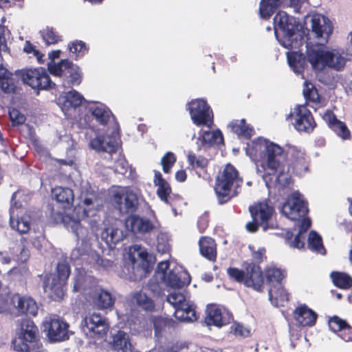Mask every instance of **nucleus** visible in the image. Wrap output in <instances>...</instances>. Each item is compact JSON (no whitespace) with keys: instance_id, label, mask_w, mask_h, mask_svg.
I'll return each mask as SVG.
<instances>
[{"instance_id":"obj_1","label":"nucleus","mask_w":352,"mask_h":352,"mask_svg":"<svg viewBox=\"0 0 352 352\" xmlns=\"http://www.w3.org/2000/svg\"><path fill=\"white\" fill-rule=\"evenodd\" d=\"M256 146H258L264 153L263 162L260 166L256 165V170L266 184L268 183V177L273 175L276 182L286 186L290 184L289 173L291 168L298 175H302L307 170L308 165L304 153L296 148L288 150L287 155L290 156V163L287 164L283 149L278 144L263 140Z\"/></svg>"},{"instance_id":"obj_2","label":"nucleus","mask_w":352,"mask_h":352,"mask_svg":"<svg viewBox=\"0 0 352 352\" xmlns=\"http://www.w3.org/2000/svg\"><path fill=\"white\" fill-rule=\"evenodd\" d=\"M343 50L325 49L320 45L307 46V60L316 71H322L326 68L341 71L349 59Z\"/></svg>"},{"instance_id":"obj_3","label":"nucleus","mask_w":352,"mask_h":352,"mask_svg":"<svg viewBox=\"0 0 352 352\" xmlns=\"http://www.w3.org/2000/svg\"><path fill=\"white\" fill-rule=\"evenodd\" d=\"M153 256L140 245L135 244L129 248L128 258L122 269L124 277L137 281L145 278L153 269Z\"/></svg>"},{"instance_id":"obj_4","label":"nucleus","mask_w":352,"mask_h":352,"mask_svg":"<svg viewBox=\"0 0 352 352\" xmlns=\"http://www.w3.org/2000/svg\"><path fill=\"white\" fill-rule=\"evenodd\" d=\"M299 25L295 18L283 11L278 12L274 18V27L280 44L287 49L299 48L303 40Z\"/></svg>"},{"instance_id":"obj_5","label":"nucleus","mask_w":352,"mask_h":352,"mask_svg":"<svg viewBox=\"0 0 352 352\" xmlns=\"http://www.w3.org/2000/svg\"><path fill=\"white\" fill-rule=\"evenodd\" d=\"M243 180L239 177L238 171L231 164H227L216 181L214 190L219 204L228 201L239 193Z\"/></svg>"},{"instance_id":"obj_6","label":"nucleus","mask_w":352,"mask_h":352,"mask_svg":"<svg viewBox=\"0 0 352 352\" xmlns=\"http://www.w3.org/2000/svg\"><path fill=\"white\" fill-rule=\"evenodd\" d=\"M70 274V268L65 261L59 262L56 272L46 275L43 281V289L54 300H60L65 294V285Z\"/></svg>"},{"instance_id":"obj_7","label":"nucleus","mask_w":352,"mask_h":352,"mask_svg":"<svg viewBox=\"0 0 352 352\" xmlns=\"http://www.w3.org/2000/svg\"><path fill=\"white\" fill-rule=\"evenodd\" d=\"M47 68L52 75L59 78L64 87L78 85L81 82L82 74L79 67L68 59H63L57 63L54 60H50Z\"/></svg>"},{"instance_id":"obj_8","label":"nucleus","mask_w":352,"mask_h":352,"mask_svg":"<svg viewBox=\"0 0 352 352\" xmlns=\"http://www.w3.org/2000/svg\"><path fill=\"white\" fill-rule=\"evenodd\" d=\"M167 301L175 308L174 316L178 320L192 322L197 320L195 305L184 293L173 292L167 296Z\"/></svg>"},{"instance_id":"obj_9","label":"nucleus","mask_w":352,"mask_h":352,"mask_svg":"<svg viewBox=\"0 0 352 352\" xmlns=\"http://www.w3.org/2000/svg\"><path fill=\"white\" fill-rule=\"evenodd\" d=\"M113 201L122 215L131 217V220H145L134 215L138 208L139 196L133 190L125 188L117 192L113 195Z\"/></svg>"},{"instance_id":"obj_10","label":"nucleus","mask_w":352,"mask_h":352,"mask_svg":"<svg viewBox=\"0 0 352 352\" xmlns=\"http://www.w3.org/2000/svg\"><path fill=\"white\" fill-rule=\"evenodd\" d=\"M38 331L34 323L24 320L21 325L17 339L12 342L14 349L17 351L30 352L37 345Z\"/></svg>"},{"instance_id":"obj_11","label":"nucleus","mask_w":352,"mask_h":352,"mask_svg":"<svg viewBox=\"0 0 352 352\" xmlns=\"http://www.w3.org/2000/svg\"><path fill=\"white\" fill-rule=\"evenodd\" d=\"M309 210L307 204L298 192H294L285 203L280 212L289 220H310L306 217Z\"/></svg>"},{"instance_id":"obj_12","label":"nucleus","mask_w":352,"mask_h":352,"mask_svg":"<svg viewBox=\"0 0 352 352\" xmlns=\"http://www.w3.org/2000/svg\"><path fill=\"white\" fill-rule=\"evenodd\" d=\"M191 119L197 126L210 127L213 123V113L206 101L202 99L192 100L188 104Z\"/></svg>"},{"instance_id":"obj_13","label":"nucleus","mask_w":352,"mask_h":352,"mask_svg":"<svg viewBox=\"0 0 352 352\" xmlns=\"http://www.w3.org/2000/svg\"><path fill=\"white\" fill-rule=\"evenodd\" d=\"M84 333L93 338H102L107 332L109 324L106 318L97 313L87 315L82 323Z\"/></svg>"},{"instance_id":"obj_14","label":"nucleus","mask_w":352,"mask_h":352,"mask_svg":"<svg viewBox=\"0 0 352 352\" xmlns=\"http://www.w3.org/2000/svg\"><path fill=\"white\" fill-rule=\"evenodd\" d=\"M19 74L23 82L33 89H47L56 85L42 67L21 71Z\"/></svg>"},{"instance_id":"obj_15","label":"nucleus","mask_w":352,"mask_h":352,"mask_svg":"<svg viewBox=\"0 0 352 352\" xmlns=\"http://www.w3.org/2000/svg\"><path fill=\"white\" fill-rule=\"evenodd\" d=\"M44 328L47 331L49 339L53 342L66 340L71 333L68 329L69 324L56 316L46 318Z\"/></svg>"},{"instance_id":"obj_16","label":"nucleus","mask_w":352,"mask_h":352,"mask_svg":"<svg viewBox=\"0 0 352 352\" xmlns=\"http://www.w3.org/2000/svg\"><path fill=\"white\" fill-rule=\"evenodd\" d=\"M290 118L294 119V127L300 132L310 133L315 126L314 118L307 108L304 105H298L287 117V120Z\"/></svg>"},{"instance_id":"obj_17","label":"nucleus","mask_w":352,"mask_h":352,"mask_svg":"<svg viewBox=\"0 0 352 352\" xmlns=\"http://www.w3.org/2000/svg\"><path fill=\"white\" fill-rule=\"evenodd\" d=\"M74 278L73 291L91 297L96 289V282L94 276L85 272L84 268H76Z\"/></svg>"},{"instance_id":"obj_18","label":"nucleus","mask_w":352,"mask_h":352,"mask_svg":"<svg viewBox=\"0 0 352 352\" xmlns=\"http://www.w3.org/2000/svg\"><path fill=\"white\" fill-rule=\"evenodd\" d=\"M311 30L315 36L320 41L318 45L322 46L327 42L333 31L330 20L324 15L316 14L311 17Z\"/></svg>"},{"instance_id":"obj_19","label":"nucleus","mask_w":352,"mask_h":352,"mask_svg":"<svg viewBox=\"0 0 352 352\" xmlns=\"http://www.w3.org/2000/svg\"><path fill=\"white\" fill-rule=\"evenodd\" d=\"M248 210L252 220H272L276 218V212L271 201L264 199L250 205Z\"/></svg>"},{"instance_id":"obj_20","label":"nucleus","mask_w":352,"mask_h":352,"mask_svg":"<svg viewBox=\"0 0 352 352\" xmlns=\"http://www.w3.org/2000/svg\"><path fill=\"white\" fill-rule=\"evenodd\" d=\"M206 314L205 322L208 326L214 325L220 327L229 324L232 320L230 312L214 305L207 307Z\"/></svg>"},{"instance_id":"obj_21","label":"nucleus","mask_w":352,"mask_h":352,"mask_svg":"<svg viewBox=\"0 0 352 352\" xmlns=\"http://www.w3.org/2000/svg\"><path fill=\"white\" fill-rule=\"evenodd\" d=\"M190 276L182 267L170 270L166 276H164V283L167 287L179 289L190 283Z\"/></svg>"},{"instance_id":"obj_22","label":"nucleus","mask_w":352,"mask_h":352,"mask_svg":"<svg viewBox=\"0 0 352 352\" xmlns=\"http://www.w3.org/2000/svg\"><path fill=\"white\" fill-rule=\"evenodd\" d=\"M90 144L91 148L98 151L113 153L118 146V132L113 131L111 135L98 136Z\"/></svg>"},{"instance_id":"obj_23","label":"nucleus","mask_w":352,"mask_h":352,"mask_svg":"<svg viewBox=\"0 0 352 352\" xmlns=\"http://www.w3.org/2000/svg\"><path fill=\"white\" fill-rule=\"evenodd\" d=\"M11 302L22 314L32 316L37 314L38 306L35 300L30 297L14 294L11 296Z\"/></svg>"},{"instance_id":"obj_24","label":"nucleus","mask_w":352,"mask_h":352,"mask_svg":"<svg viewBox=\"0 0 352 352\" xmlns=\"http://www.w3.org/2000/svg\"><path fill=\"white\" fill-rule=\"evenodd\" d=\"M263 285V278L261 267L254 263L248 264L246 267L245 285L260 291Z\"/></svg>"},{"instance_id":"obj_25","label":"nucleus","mask_w":352,"mask_h":352,"mask_svg":"<svg viewBox=\"0 0 352 352\" xmlns=\"http://www.w3.org/2000/svg\"><path fill=\"white\" fill-rule=\"evenodd\" d=\"M329 329L338 333V336L345 342L352 341V327L345 320L334 316L329 320Z\"/></svg>"},{"instance_id":"obj_26","label":"nucleus","mask_w":352,"mask_h":352,"mask_svg":"<svg viewBox=\"0 0 352 352\" xmlns=\"http://www.w3.org/2000/svg\"><path fill=\"white\" fill-rule=\"evenodd\" d=\"M79 249H74L71 254V258L74 260H90L89 262L97 266H101L104 269H111L113 262L109 259H104L96 252H91L89 254H80Z\"/></svg>"},{"instance_id":"obj_27","label":"nucleus","mask_w":352,"mask_h":352,"mask_svg":"<svg viewBox=\"0 0 352 352\" xmlns=\"http://www.w3.org/2000/svg\"><path fill=\"white\" fill-rule=\"evenodd\" d=\"M126 228V232H131L137 236L151 233L155 226L152 221H120Z\"/></svg>"},{"instance_id":"obj_28","label":"nucleus","mask_w":352,"mask_h":352,"mask_svg":"<svg viewBox=\"0 0 352 352\" xmlns=\"http://www.w3.org/2000/svg\"><path fill=\"white\" fill-rule=\"evenodd\" d=\"M90 298H93L96 305L101 309H108L113 306L115 303V298L111 294L102 288L96 287Z\"/></svg>"},{"instance_id":"obj_29","label":"nucleus","mask_w":352,"mask_h":352,"mask_svg":"<svg viewBox=\"0 0 352 352\" xmlns=\"http://www.w3.org/2000/svg\"><path fill=\"white\" fill-rule=\"evenodd\" d=\"M83 101H85L84 97L76 90H71L58 99V103L62 106L63 111L69 110V108H76Z\"/></svg>"},{"instance_id":"obj_30","label":"nucleus","mask_w":352,"mask_h":352,"mask_svg":"<svg viewBox=\"0 0 352 352\" xmlns=\"http://www.w3.org/2000/svg\"><path fill=\"white\" fill-rule=\"evenodd\" d=\"M130 302L146 311H153L155 305L151 298L142 291L132 292L130 295Z\"/></svg>"},{"instance_id":"obj_31","label":"nucleus","mask_w":352,"mask_h":352,"mask_svg":"<svg viewBox=\"0 0 352 352\" xmlns=\"http://www.w3.org/2000/svg\"><path fill=\"white\" fill-rule=\"evenodd\" d=\"M88 109L96 121L102 125H106L113 117L109 109L102 103L94 102Z\"/></svg>"},{"instance_id":"obj_32","label":"nucleus","mask_w":352,"mask_h":352,"mask_svg":"<svg viewBox=\"0 0 352 352\" xmlns=\"http://www.w3.org/2000/svg\"><path fill=\"white\" fill-rule=\"evenodd\" d=\"M126 235H127V233L124 232L122 229L111 226L105 228L102 230L101 238L111 248L113 245H115L117 243L122 241Z\"/></svg>"},{"instance_id":"obj_33","label":"nucleus","mask_w":352,"mask_h":352,"mask_svg":"<svg viewBox=\"0 0 352 352\" xmlns=\"http://www.w3.org/2000/svg\"><path fill=\"white\" fill-rule=\"evenodd\" d=\"M274 234L283 236L286 244L292 248L300 250L305 247V236L298 233L296 228H293L292 230H286L285 232H274Z\"/></svg>"},{"instance_id":"obj_34","label":"nucleus","mask_w":352,"mask_h":352,"mask_svg":"<svg viewBox=\"0 0 352 352\" xmlns=\"http://www.w3.org/2000/svg\"><path fill=\"white\" fill-rule=\"evenodd\" d=\"M201 254L210 261H215L217 257L216 243L214 241L208 236H202L199 241Z\"/></svg>"},{"instance_id":"obj_35","label":"nucleus","mask_w":352,"mask_h":352,"mask_svg":"<svg viewBox=\"0 0 352 352\" xmlns=\"http://www.w3.org/2000/svg\"><path fill=\"white\" fill-rule=\"evenodd\" d=\"M269 299L274 306H285L289 300V294L282 287V285H274L269 289Z\"/></svg>"},{"instance_id":"obj_36","label":"nucleus","mask_w":352,"mask_h":352,"mask_svg":"<svg viewBox=\"0 0 352 352\" xmlns=\"http://www.w3.org/2000/svg\"><path fill=\"white\" fill-rule=\"evenodd\" d=\"M113 347L117 352H132L133 346L129 336L122 331H118L113 336Z\"/></svg>"},{"instance_id":"obj_37","label":"nucleus","mask_w":352,"mask_h":352,"mask_svg":"<svg viewBox=\"0 0 352 352\" xmlns=\"http://www.w3.org/2000/svg\"><path fill=\"white\" fill-rule=\"evenodd\" d=\"M317 314L307 307H300L296 310V320L302 326H312L315 324Z\"/></svg>"},{"instance_id":"obj_38","label":"nucleus","mask_w":352,"mask_h":352,"mask_svg":"<svg viewBox=\"0 0 352 352\" xmlns=\"http://www.w3.org/2000/svg\"><path fill=\"white\" fill-rule=\"evenodd\" d=\"M201 138H198L201 141V144L197 143V151H200L201 146L205 144L210 146L213 144H219L223 142V138L219 130L217 131H206L201 135Z\"/></svg>"},{"instance_id":"obj_39","label":"nucleus","mask_w":352,"mask_h":352,"mask_svg":"<svg viewBox=\"0 0 352 352\" xmlns=\"http://www.w3.org/2000/svg\"><path fill=\"white\" fill-rule=\"evenodd\" d=\"M287 61L293 72L300 74L304 72L306 64L305 57L298 52H287Z\"/></svg>"},{"instance_id":"obj_40","label":"nucleus","mask_w":352,"mask_h":352,"mask_svg":"<svg viewBox=\"0 0 352 352\" xmlns=\"http://www.w3.org/2000/svg\"><path fill=\"white\" fill-rule=\"evenodd\" d=\"M228 126L239 137L245 139L250 138L254 133V129L246 124L245 119L233 121L229 124Z\"/></svg>"},{"instance_id":"obj_41","label":"nucleus","mask_w":352,"mask_h":352,"mask_svg":"<svg viewBox=\"0 0 352 352\" xmlns=\"http://www.w3.org/2000/svg\"><path fill=\"white\" fill-rule=\"evenodd\" d=\"M328 124L329 127L343 140H348L351 138V133L348 127L343 122L337 119L334 115L329 116Z\"/></svg>"},{"instance_id":"obj_42","label":"nucleus","mask_w":352,"mask_h":352,"mask_svg":"<svg viewBox=\"0 0 352 352\" xmlns=\"http://www.w3.org/2000/svg\"><path fill=\"white\" fill-rule=\"evenodd\" d=\"M307 242V248L310 250L321 255L326 254V250L323 245L322 237L316 231L310 232Z\"/></svg>"},{"instance_id":"obj_43","label":"nucleus","mask_w":352,"mask_h":352,"mask_svg":"<svg viewBox=\"0 0 352 352\" xmlns=\"http://www.w3.org/2000/svg\"><path fill=\"white\" fill-rule=\"evenodd\" d=\"M17 192H15L12 194L11 197V207L10 209L9 220H26L27 217L29 219H33L34 217L30 214H27V217L23 215L25 209L23 208L21 205H19L17 202L14 201Z\"/></svg>"},{"instance_id":"obj_44","label":"nucleus","mask_w":352,"mask_h":352,"mask_svg":"<svg viewBox=\"0 0 352 352\" xmlns=\"http://www.w3.org/2000/svg\"><path fill=\"white\" fill-rule=\"evenodd\" d=\"M53 196L56 200L67 206H69L74 201V194L69 188L57 187L52 190Z\"/></svg>"},{"instance_id":"obj_45","label":"nucleus","mask_w":352,"mask_h":352,"mask_svg":"<svg viewBox=\"0 0 352 352\" xmlns=\"http://www.w3.org/2000/svg\"><path fill=\"white\" fill-rule=\"evenodd\" d=\"M331 278L333 284L341 289H349L352 286V278L347 274L333 272Z\"/></svg>"},{"instance_id":"obj_46","label":"nucleus","mask_w":352,"mask_h":352,"mask_svg":"<svg viewBox=\"0 0 352 352\" xmlns=\"http://www.w3.org/2000/svg\"><path fill=\"white\" fill-rule=\"evenodd\" d=\"M265 276L267 278L268 284L271 287L274 285H282L281 281L285 277V274L284 272L280 269L271 267L266 270Z\"/></svg>"},{"instance_id":"obj_47","label":"nucleus","mask_w":352,"mask_h":352,"mask_svg":"<svg viewBox=\"0 0 352 352\" xmlns=\"http://www.w3.org/2000/svg\"><path fill=\"white\" fill-rule=\"evenodd\" d=\"M280 0H261L259 12L261 16L264 19L269 18L280 5Z\"/></svg>"},{"instance_id":"obj_48","label":"nucleus","mask_w":352,"mask_h":352,"mask_svg":"<svg viewBox=\"0 0 352 352\" xmlns=\"http://www.w3.org/2000/svg\"><path fill=\"white\" fill-rule=\"evenodd\" d=\"M65 228L74 233L78 239L87 236L88 230L82 226L80 221H60Z\"/></svg>"},{"instance_id":"obj_49","label":"nucleus","mask_w":352,"mask_h":352,"mask_svg":"<svg viewBox=\"0 0 352 352\" xmlns=\"http://www.w3.org/2000/svg\"><path fill=\"white\" fill-rule=\"evenodd\" d=\"M153 323L156 337L162 336V331L166 327H170L175 323L172 319L164 318L162 317H153Z\"/></svg>"},{"instance_id":"obj_50","label":"nucleus","mask_w":352,"mask_h":352,"mask_svg":"<svg viewBox=\"0 0 352 352\" xmlns=\"http://www.w3.org/2000/svg\"><path fill=\"white\" fill-rule=\"evenodd\" d=\"M188 162L193 169L200 168L201 170H204L208 163V160L206 157L200 155L197 156L192 151L188 152Z\"/></svg>"},{"instance_id":"obj_51","label":"nucleus","mask_w":352,"mask_h":352,"mask_svg":"<svg viewBox=\"0 0 352 352\" xmlns=\"http://www.w3.org/2000/svg\"><path fill=\"white\" fill-rule=\"evenodd\" d=\"M156 250L161 254L169 252V236L166 233L160 232L157 234Z\"/></svg>"},{"instance_id":"obj_52","label":"nucleus","mask_w":352,"mask_h":352,"mask_svg":"<svg viewBox=\"0 0 352 352\" xmlns=\"http://www.w3.org/2000/svg\"><path fill=\"white\" fill-rule=\"evenodd\" d=\"M41 34L46 45L55 44L60 40L59 36L56 34L52 28L47 27L41 31Z\"/></svg>"},{"instance_id":"obj_53","label":"nucleus","mask_w":352,"mask_h":352,"mask_svg":"<svg viewBox=\"0 0 352 352\" xmlns=\"http://www.w3.org/2000/svg\"><path fill=\"white\" fill-rule=\"evenodd\" d=\"M176 161V157L173 153L168 152L162 158V165L163 168V171L165 173H168L171 167L173 166Z\"/></svg>"},{"instance_id":"obj_54","label":"nucleus","mask_w":352,"mask_h":352,"mask_svg":"<svg viewBox=\"0 0 352 352\" xmlns=\"http://www.w3.org/2000/svg\"><path fill=\"white\" fill-rule=\"evenodd\" d=\"M227 273L230 279L245 284V273L243 270L236 267H229L227 270Z\"/></svg>"},{"instance_id":"obj_55","label":"nucleus","mask_w":352,"mask_h":352,"mask_svg":"<svg viewBox=\"0 0 352 352\" xmlns=\"http://www.w3.org/2000/svg\"><path fill=\"white\" fill-rule=\"evenodd\" d=\"M158 186L157 193L161 200L164 201L166 203H168V196L169 195L171 189L169 184L164 181L163 183L161 182L158 184H156Z\"/></svg>"},{"instance_id":"obj_56","label":"nucleus","mask_w":352,"mask_h":352,"mask_svg":"<svg viewBox=\"0 0 352 352\" xmlns=\"http://www.w3.org/2000/svg\"><path fill=\"white\" fill-rule=\"evenodd\" d=\"M9 116L12 122V125H21L25 121V116L16 109H12L9 111Z\"/></svg>"},{"instance_id":"obj_57","label":"nucleus","mask_w":352,"mask_h":352,"mask_svg":"<svg viewBox=\"0 0 352 352\" xmlns=\"http://www.w3.org/2000/svg\"><path fill=\"white\" fill-rule=\"evenodd\" d=\"M30 221H9L12 229L16 230L20 234L27 233L30 229Z\"/></svg>"},{"instance_id":"obj_58","label":"nucleus","mask_w":352,"mask_h":352,"mask_svg":"<svg viewBox=\"0 0 352 352\" xmlns=\"http://www.w3.org/2000/svg\"><path fill=\"white\" fill-rule=\"evenodd\" d=\"M69 50L72 53L76 54L78 52L82 53V55L88 51L85 43L82 41H76L71 43V44L69 45Z\"/></svg>"},{"instance_id":"obj_59","label":"nucleus","mask_w":352,"mask_h":352,"mask_svg":"<svg viewBox=\"0 0 352 352\" xmlns=\"http://www.w3.org/2000/svg\"><path fill=\"white\" fill-rule=\"evenodd\" d=\"M129 164L124 158H119L113 165L114 171L116 173L124 175L129 169Z\"/></svg>"},{"instance_id":"obj_60","label":"nucleus","mask_w":352,"mask_h":352,"mask_svg":"<svg viewBox=\"0 0 352 352\" xmlns=\"http://www.w3.org/2000/svg\"><path fill=\"white\" fill-rule=\"evenodd\" d=\"M169 266L170 264L167 261H164L159 263L155 271L157 278L164 280V276H166L168 272V270H170Z\"/></svg>"},{"instance_id":"obj_61","label":"nucleus","mask_w":352,"mask_h":352,"mask_svg":"<svg viewBox=\"0 0 352 352\" xmlns=\"http://www.w3.org/2000/svg\"><path fill=\"white\" fill-rule=\"evenodd\" d=\"M261 228L263 232H266L269 230H272L271 234H274V232H278V230H281V232H285L286 230L280 229L276 221H261Z\"/></svg>"},{"instance_id":"obj_62","label":"nucleus","mask_w":352,"mask_h":352,"mask_svg":"<svg viewBox=\"0 0 352 352\" xmlns=\"http://www.w3.org/2000/svg\"><path fill=\"white\" fill-rule=\"evenodd\" d=\"M303 94H304V96L306 98V100H309L314 102H319V100H320L319 95L316 89L307 88V90L303 91Z\"/></svg>"},{"instance_id":"obj_63","label":"nucleus","mask_w":352,"mask_h":352,"mask_svg":"<svg viewBox=\"0 0 352 352\" xmlns=\"http://www.w3.org/2000/svg\"><path fill=\"white\" fill-rule=\"evenodd\" d=\"M311 226V221H298L294 228L296 229V232L302 236H305L306 232Z\"/></svg>"},{"instance_id":"obj_64","label":"nucleus","mask_w":352,"mask_h":352,"mask_svg":"<svg viewBox=\"0 0 352 352\" xmlns=\"http://www.w3.org/2000/svg\"><path fill=\"white\" fill-rule=\"evenodd\" d=\"M17 251H19V254L16 255V258L18 261L24 263L29 258L30 252L23 245H19Z\"/></svg>"}]
</instances>
